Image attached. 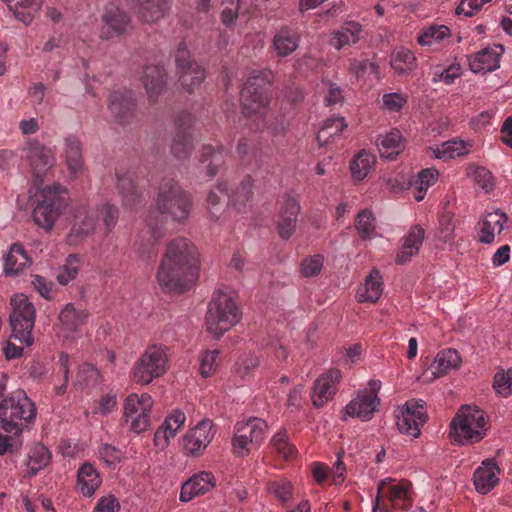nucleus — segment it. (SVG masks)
I'll return each mask as SVG.
<instances>
[{
  "mask_svg": "<svg viewBox=\"0 0 512 512\" xmlns=\"http://www.w3.org/2000/svg\"><path fill=\"white\" fill-rule=\"evenodd\" d=\"M199 274V254L195 245L186 238L168 243L161 260L157 280L169 292L182 293L192 287Z\"/></svg>",
  "mask_w": 512,
  "mask_h": 512,
  "instance_id": "nucleus-1",
  "label": "nucleus"
},
{
  "mask_svg": "<svg viewBox=\"0 0 512 512\" xmlns=\"http://www.w3.org/2000/svg\"><path fill=\"white\" fill-rule=\"evenodd\" d=\"M270 70L253 71L241 91L244 115L253 122L255 130H267L273 136L281 135L285 127L269 110Z\"/></svg>",
  "mask_w": 512,
  "mask_h": 512,
  "instance_id": "nucleus-2",
  "label": "nucleus"
},
{
  "mask_svg": "<svg viewBox=\"0 0 512 512\" xmlns=\"http://www.w3.org/2000/svg\"><path fill=\"white\" fill-rule=\"evenodd\" d=\"M36 417V407L25 391H13L0 402V455L22 447L21 435Z\"/></svg>",
  "mask_w": 512,
  "mask_h": 512,
  "instance_id": "nucleus-3",
  "label": "nucleus"
},
{
  "mask_svg": "<svg viewBox=\"0 0 512 512\" xmlns=\"http://www.w3.org/2000/svg\"><path fill=\"white\" fill-rule=\"evenodd\" d=\"M191 207V198L177 181L166 179L159 187L156 198V212L147 217V225L151 238L154 241L163 236V218H170L173 221H184L187 219Z\"/></svg>",
  "mask_w": 512,
  "mask_h": 512,
  "instance_id": "nucleus-4",
  "label": "nucleus"
},
{
  "mask_svg": "<svg viewBox=\"0 0 512 512\" xmlns=\"http://www.w3.org/2000/svg\"><path fill=\"white\" fill-rule=\"evenodd\" d=\"M68 203L69 192L64 186L54 183L44 187L32 213L35 224L45 231H51Z\"/></svg>",
  "mask_w": 512,
  "mask_h": 512,
  "instance_id": "nucleus-5",
  "label": "nucleus"
},
{
  "mask_svg": "<svg viewBox=\"0 0 512 512\" xmlns=\"http://www.w3.org/2000/svg\"><path fill=\"white\" fill-rule=\"evenodd\" d=\"M240 316L235 294L219 290L214 294L208 307L207 331L220 337L239 321Z\"/></svg>",
  "mask_w": 512,
  "mask_h": 512,
  "instance_id": "nucleus-6",
  "label": "nucleus"
},
{
  "mask_svg": "<svg viewBox=\"0 0 512 512\" xmlns=\"http://www.w3.org/2000/svg\"><path fill=\"white\" fill-rule=\"evenodd\" d=\"M486 418L476 406H462L450 423V437L460 444L475 443L483 439L486 431Z\"/></svg>",
  "mask_w": 512,
  "mask_h": 512,
  "instance_id": "nucleus-7",
  "label": "nucleus"
},
{
  "mask_svg": "<svg viewBox=\"0 0 512 512\" xmlns=\"http://www.w3.org/2000/svg\"><path fill=\"white\" fill-rule=\"evenodd\" d=\"M169 349L163 345H150L135 362L132 370L133 381L147 385L164 375L168 369Z\"/></svg>",
  "mask_w": 512,
  "mask_h": 512,
  "instance_id": "nucleus-8",
  "label": "nucleus"
},
{
  "mask_svg": "<svg viewBox=\"0 0 512 512\" xmlns=\"http://www.w3.org/2000/svg\"><path fill=\"white\" fill-rule=\"evenodd\" d=\"M267 430L266 421L258 417L238 421L234 426L232 453L236 457H244L259 448L267 437Z\"/></svg>",
  "mask_w": 512,
  "mask_h": 512,
  "instance_id": "nucleus-9",
  "label": "nucleus"
},
{
  "mask_svg": "<svg viewBox=\"0 0 512 512\" xmlns=\"http://www.w3.org/2000/svg\"><path fill=\"white\" fill-rule=\"evenodd\" d=\"M11 313L9 316L12 336L22 345L30 346L33 343L32 331L35 324L36 309L24 294H16L10 301Z\"/></svg>",
  "mask_w": 512,
  "mask_h": 512,
  "instance_id": "nucleus-10",
  "label": "nucleus"
},
{
  "mask_svg": "<svg viewBox=\"0 0 512 512\" xmlns=\"http://www.w3.org/2000/svg\"><path fill=\"white\" fill-rule=\"evenodd\" d=\"M388 502L393 509L407 511L413 503L412 483L408 480L386 479L378 485L375 504Z\"/></svg>",
  "mask_w": 512,
  "mask_h": 512,
  "instance_id": "nucleus-11",
  "label": "nucleus"
},
{
  "mask_svg": "<svg viewBox=\"0 0 512 512\" xmlns=\"http://www.w3.org/2000/svg\"><path fill=\"white\" fill-rule=\"evenodd\" d=\"M153 400L147 393L141 395L130 394L124 404L125 421L130 429L139 434L147 430L150 425V412Z\"/></svg>",
  "mask_w": 512,
  "mask_h": 512,
  "instance_id": "nucleus-12",
  "label": "nucleus"
},
{
  "mask_svg": "<svg viewBox=\"0 0 512 512\" xmlns=\"http://www.w3.org/2000/svg\"><path fill=\"white\" fill-rule=\"evenodd\" d=\"M175 62L182 88L188 93H192L205 78L203 67L190 59V52L185 43H180L175 53Z\"/></svg>",
  "mask_w": 512,
  "mask_h": 512,
  "instance_id": "nucleus-13",
  "label": "nucleus"
},
{
  "mask_svg": "<svg viewBox=\"0 0 512 512\" xmlns=\"http://www.w3.org/2000/svg\"><path fill=\"white\" fill-rule=\"evenodd\" d=\"M211 420L203 419L190 428L182 437V447L187 455L201 456L215 435Z\"/></svg>",
  "mask_w": 512,
  "mask_h": 512,
  "instance_id": "nucleus-14",
  "label": "nucleus"
},
{
  "mask_svg": "<svg viewBox=\"0 0 512 512\" xmlns=\"http://www.w3.org/2000/svg\"><path fill=\"white\" fill-rule=\"evenodd\" d=\"M194 119L189 112L183 111L175 119L176 133L171 143L172 155L183 160L188 158L193 150L192 126Z\"/></svg>",
  "mask_w": 512,
  "mask_h": 512,
  "instance_id": "nucleus-15",
  "label": "nucleus"
},
{
  "mask_svg": "<svg viewBox=\"0 0 512 512\" xmlns=\"http://www.w3.org/2000/svg\"><path fill=\"white\" fill-rule=\"evenodd\" d=\"M427 420V414L422 400H408L397 416V427L401 433L414 438L418 437L421 427Z\"/></svg>",
  "mask_w": 512,
  "mask_h": 512,
  "instance_id": "nucleus-16",
  "label": "nucleus"
},
{
  "mask_svg": "<svg viewBox=\"0 0 512 512\" xmlns=\"http://www.w3.org/2000/svg\"><path fill=\"white\" fill-rule=\"evenodd\" d=\"M136 99L131 90H115L109 96L108 109L115 120L127 125L135 116Z\"/></svg>",
  "mask_w": 512,
  "mask_h": 512,
  "instance_id": "nucleus-17",
  "label": "nucleus"
},
{
  "mask_svg": "<svg viewBox=\"0 0 512 512\" xmlns=\"http://www.w3.org/2000/svg\"><path fill=\"white\" fill-rule=\"evenodd\" d=\"M27 159L35 178H40L55 164L52 150L36 140L28 142Z\"/></svg>",
  "mask_w": 512,
  "mask_h": 512,
  "instance_id": "nucleus-18",
  "label": "nucleus"
},
{
  "mask_svg": "<svg viewBox=\"0 0 512 512\" xmlns=\"http://www.w3.org/2000/svg\"><path fill=\"white\" fill-rule=\"evenodd\" d=\"M102 20L104 25L101 30V37L104 39H110L124 34L131 23L130 16L114 5L106 7Z\"/></svg>",
  "mask_w": 512,
  "mask_h": 512,
  "instance_id": "nucleus-19",
  "label": "nucleus"
},
{
  "mask_svg": "<svg viewBox=\"0 0 512 512\" xmlns=\"http://www.w3.org/2000/svg\"><path fill=\"white\" fill-rule=\"evenodd\" d=\"M300 204L296 197L287 195L282 203L277 221V231L281 239L288 240L295 232Z\"/></svg>",
  "mask_w": 512,
  "mask_h": 512,
  "instance_id": "nucleus-20",
  "label": "nucleus"
},
{
  "mask_svg": "<svg viewBox=\"0 0 512 512\" xmlns=\"http://www.w3.org/2000/svg\"><path fill=\"white\" fill-rule=\"evenodd\" d=\"M216 479L209 471H201L189 478L181 488L180 501L188 502L196 496L204 495L214 488Z\"/></svg>",
  "mask_w": 512,
  "mask_h": 512,
  "instance_id": "nucleus-21",
  "label": "nucleus"
},
{
  "mask_svg": "<svg viewBox=\"0 0 512 512\" xmlns=\"http://www.w3.org/2000/svg\"><path fill=\"white\" fill-rule=\"evenodd\" d=\"M341 378V373L337 369H331L321 375L314 383L311 398L314 406L322 407L330 400L337 390V383Z\"/></svg>",
  "mask_w": 512,
  "mask_h": 512,
  "instance_id": "nucleus-22",
  "label": "nucleus"
},
{
  "mask_svg": "<svg viewBox=\"0 0 512 512\" xmlns=\"http://www.w3.org/2000/svg\"><path fill=\"white\" fill-rule=\"evenodd\" d=\"M186 421V415L180 410H175L169 414L163 424L156 430L154 434L155 446L161 450L165 449L174 438L179 429H181Z\"/></svg>",
  "mask_w": 512,
  "mask_h": 512,
  "instance_id": "nucleus-23",
  "label": "nucleus"
},
{
  "mask_svg": "<svg viewBox=\"0 0 512 512\" xmlns=\"http://www.w3.org/2000/svg\"><path fill=\"white\" fill-rule=\"evenodd\" d=\"M504 49L501 45L486 47L469 56V67L474 73L489 72L499 67V58Z\"/></svg>",
  "mask_w": 512,
  "mask_h": 512,
  "instance_id": "nucleus-24",
  "label": "nucleus"
},
{
  "mask_svg": "<svg viewBox=\"0 0 512 512\" xmlns=\"http://www.w3.org/2000/svg\"><path fill=\"white\" fill-rule=\"evenodd\" d=\"M300 35L292 26H281L274 34L272 48L277 56L287 57L297 50Z\"/></svg>",
  "mask_w": 512,
  "mask_h": 512,
  "instance_id": "nucleus-25",
  "label": "nucleus"
},
{
  "mask_svg": "<svg viewBox=\"0 0 512 512\" xmlns=\"http://www.w3.org/2000/svg\"><path fill=\"white\" fill-rule=\"evenodd\" d=\"M500 469L492 459L482 462L473 475L475 489L481 494L489 493L499 482Z\"/></svg>",
  "mask_w": 512,
  "mask_h": 512,
  "instance_id": "nucleus-26",
  "label": "nucleus"
},
{
  "mask_svg": "<svg viewBox=\"0 0 512 512\" xmlns=\"http://www.w3.org/2000/svg\"><path fill=\"white\" fill-rule=\"evenodd\" d=\"M142 82L151 103L156 102L158 96L166 86V71L160 65H147L143 71Z\"/></svg>",
  "mask_w": 512,
  "mask_h": 512,
  "instance_id": "nucleus-27",
  "label": "nucleus"
},
{
  "mask_svg": "<svg viewBox=\"0 0 512 512\" xmlns=\"http://www.w3.org/2000/svg\"><path fill=\"white\" fill-rule=\"evenodd\" d=\"M97 214L93 210L82 208L75 215V221L68 235V242L76 245L87 237L95 227Z\"/></svg>",
  "mask_w": 512,
  "mask_h": 512,
  "instance_id": "nucleus-28",
  "label": "nucleus"
},
{
  "mask_svg": "<svg viewBox=\"0 0 512 512\" xmlns=\"http://www.w3.org/2000/svg\"><path fill=\"white\" fill-rule=\"evenodd\" d=\"M379 402L378 396L359 391L357 396L347 404L346 413L351 417L368 421L372 418Z\"/></svg>",
  "mask_w": 512,
  "mask_h": 512,
  "instance_id": "nucleus-29",
  "label": "nucleus"
},
{
  "mask_svg": "<svg viewBox=\"0 0 512 512\" xmlns=\"http://www.w3.org/2000/svg\"><path fill=\"white\" fill-rule=\"evenodd\" d=\"M88 318V310L76 307L73 303H67L58 315L61 330L67 333L77 332L87 323Z\"/></svg>",
  "mask_w": 512,
  "mask_h": 512,
  "instance_id": "nucleus-30",
  "label": "nucleus"
},
{
  "mask_svg": "<svg viewBox=\"0 0 512 512\" xmlns=\"http://www.w3.org/2000/svg\"><path fill=\"white\" fill-rule=\"evenodd\" d=\"M134 8L139 18L146 23H154L163 18L170 9L171 0H134Z\"/></svg>",
  "mask_w": 512,
  "mask_h": 512,
  "instance_id": "nucleus-31",
  "label": "nucleus"
},
{
  "mask_svg": "<svg viewBox=\"0 0 512 512\" xmlns=\"http://www.w3.org/2000/svg\"><path fill=\"white\" fill-rule=\"evenodd\" d=\"M425 232L420 225H414L410 228L408 234L403 238V243L397 253L396 262L404 264L410 261L411 257L416 255L422 246Z\"/></svg>",
  "mask_w": 512,
  "mask_h": 512,
  "instance_id": "nucleus-32",
  "label": "nucleus"
},
{
  "mask_svg": "<svg viewBox=\"0 0 512 512\" xmlns=\"http://www.w3.org/2000/svg\"><path fill=\"white\" fill-rule=\"evenodd\" d=\"M382 292V276L377 269H373L366 277L365 282L358 287L356 298L359 302L362 303H375L381 297Z\"/></svg>",
  "mask_w": 512,
  "mask_h": 512,
  "instance_id": "nucleus-33",
  "label": "nucleus"
},
{
  "mask_svg": "<svg viewBox=\"0 0 512 512\" xmlns=\"http://www.w3.org/2000/svg\"><path fill=\"white\" fill-rule=\"evenodd\" d=\"M117 187L122 197L123 205L127 208H133L141 202L142 193L135 185L130 172L121 173L116 171Z\"/></svg>",
  "mask_w": 512,
  "mask_h": 512,
  "instance_id": "nucleus-34",
  "label": "nucleus"
},
{
  "mask_svg": "<svg viewBox=\"0 0 512 512\" xmlns=\"http://www.w3.org/2000/svg\"><path fill=\"white\" fill-rule=\"evenodd\" d=\"M376 144L381 157L388 160H395L404 149L402 134L398 129H392L383 135H379Z\"/></svg>",
  "mask_w": 512,
  "mask_h": 512,
  "instance_id": "nucleus-35",
  "label": "nucleus"
},
{
  "mask_svg": "<svg viewBox=\"0 0 512 512\" xmlns=\"http://www.w3.org/2000/svg\"><path fill=\"white\" fill-rule=\"evenodd\" d=\"M102 479L96 468L84 463L77 473V490L85 497H91L100 487Z\"/></svg>",
  "mask_w": 512,
  "mask_h": 512,
  "instance_id": "nucleus-36",
  "label": "nucleus"
},
{
  "mask_svg": "<svg viewBox=\"0 0 512 512\" xmlns=\"http://www.w3.org/2000/svg\"><path fill=\"white\" fill-rule=\"evenodd\" d=\"M227 151L222 145L213 146L211 144L202 147L200 163L206 169L209 177H214L219 168L225 163Z\"/></svg>",
  "mask_w": 512,
  "mask_h": 512,
  "instance_id": "nucleus-37",
  "label": "nucleus"
},
{
  "mask_svg": "<svg viewBox=\"0 0 512 512\" xmlns=\"http://www.w3.org/2000/svg\"><path fill=\"white\" fill-rule=\"evenodd\" d=\"M65 160L72 177H77L83 171L82 144L75 136L65 138Z\"/></svg>",
  "mask_w": 512,
  "mask_h": 512,
  "instance_id": "nucleus-38",
  "label": "nucleus"
},
{
  "mask_svg": "<svg viewBox=\"0 0 512 512\" xmlns=\"http://www.w3.org/2000/svg\"><path fill=\"white\" fill-rule=\"evenodd\" d=\"M30 263L31 259L23 246L19 243H14L11 245L5 258L4 273L6 276H16Z\"/></svg>",
  "mask_w": 512,
  "mask_h": 512,
  "instance_id": "nucleus-39",
  "label": "nucleus"
},
{
  "mask_svg": "<svg viewBox=\"0 0 512 512\" xmlns=\"http://www.w3.org/2000/svg\"><path fill=\"white\" fill-rule=\"evenodd\" d=\"M362 33V26L354 21L345 22L340 29L333 33L330 41L331 46L340 50L359 41Z\"/></svg>",
  "mask_w": 512,
  "mask_h": 512,
  "instance_id": "nucleus-40",
  "label": "nucleus"
},
{
  "mask_svg": "<svg viewBox=\"0 0 512 512\" xmlns=\"http://www.w3.org/2000/svg\"><path fill=\"white\" fill-rule=\"evenodd\" d=\"M217 189L223 193L224 196L228 197V201L240 209L244 207L252 198V179L247 176L245 177L240 185L232 191V193L228 192L227 184L224 182H219L217 184Z\"/></svg>",
  "mask_w": 512,
  "mask_h": 512,
  "instance_id": "nucleus-41",
  "label": "nucleus"
},
{
  "mask_svg": "<svg viewBox=\"0 0 512 512\" xmlns=\"http://www.w3.org/2000/svg\"><path fill=\"white\" fill-rule=\"evenodd\" d=\"M390 66L398 75L410 74L417 68V58L409 49L398 47L390 55Z\"/></svg>",
  "mask_w": 512,
  "mask_h": 512,
  "instance_id": "nucleus-42",
  "label": "nucleus"
},
{
  "mask_svg": "<svg viewBox=\"0 0 512 512\" xmlns=\"http://www.w3.org/2000/svg\"><path fill=\"white\" fill-rule=\"evenodd\" d=\"M507 221V215L501 211L488 213L481 222L480 228V241L482 243H491L494 240V232L497 230L500 233L504 224Z\"/></svg>",
  "mask_w": 512,
  "mask_h": 512,
  "instance_id": "nucleus-43",
  "label": "nucleus"
},
{
  "mask_svg": "<svg viewBox=\"0 0 512 512\" xmlns=\"http://www.w3.org/2000/svg\"><path fill=\"white\" fill-rule=\"evenodd\" d=\"M461 358L455 349H444L440 351L431 365L432 374L441 377L452 369L459 367Z\"/></svg>",
  "mask_w": 512,
  "mask_h": 512,
  "instance_id": "nucleus-44",
  "label": "nucleus"
},
{
  "mask_svg": "<svg viewBox=\"0 0 512 512\" xmlns=\"http://www.w3.org/2000/svg\"><path fill=\"white\" fill-rule=\"evenodd\" d=\"M51 461V453L43 444H34L28 453L27 475L35 476L40 470L49 465Z\"/></svg>",
  "mask_w": 512,
  "mask_h": 512,
  "instance_id": "nucleus-45",
  "label": "nucleus"
},
{
  "mask_svg": "<svg viewBox=\"0 0 512 512\" xmlns=\"http://www.w3.org/2000/svg\"><path fill=\"white\" fill-rule=\"evenodd\" d=\"M44 0H21L15 6L8 5L14 17L25 25L32 23L39 14Z\"/></svg>",
  "mask_w": 512,
  "mask_h": 512,
  "instance_id": "nucleus-46",
  "label": "nucleus"
},
{
  "mask_svg": "<svg viewBox=\"0 0 512 512\" xmlns=\"http://www.w3.org/2000/svg\"><path fill=\"white\" fill-rule=\"evenodd\" d=\"M471 147L472 145L469 142L454 138L435 148L433 153L436 158L446 160L468 154Z\"/></svg>",
  "mask_w": 512,
  "mask_h": 512,
  "instance_id": "nucleus-47",
  "label": "nucleus"
},
{
  "mask_svg": "<svg viewBox=\"0 0 512 512\" xmlns=\"http://www.w3.org/2000/svg\"><path fill=\"white\" fill-rule=\"evenodd\" d=\"M222 4L224 7L220 14L221 22L226 28L232 29L237 20L245 16L247 9L242 0H223Z\"/></svg>",
  "mask_w": 512,
  "mask_h": 512,
  "instance_id": "nucleus-48",
  "label": "nucleus"
},
{
  "mask_svg": "<svg viewBox=\"0 0 512 512\" xmlns=\"http://www.w3.org/2000/svg\"><path fill=\"white\" fill-rule=\"evenodd\" d=\"M376 162L373 154L360 151L350 163V171L354 181L361 182L370 173Z\"/></svg>",
  "mask_w": 512,
  "mask_h": 512,
  "instance_id": "nucleus-49",
  "label": "nucleus"
},
{
  "mask_svg": "<svg viewBox=\"0 0 512 512\" xmlns=\"http://www.w3.org/2000/svg\"><path fill=\"white\" fill-rule=\"evenodd\" d=\"M237 154L242 164L251 168L260 166V150L254 140L240 139L237 145Z\"/></svg>",
  "mask_w": 512,
  "mask_h": 512,
  "instance_id": "nucleus-50",
  "label": "nucleus"
},
{
  "mask_svg": "<svg viewBox=\"0 0 512 512\" xmlns=\"http://www.w3.org/2000/svg\"><path fill=\"white\" fill-rule=\"evenodd\" d=\"M450 35V29L445 25H431L421 30L417 42L421 46L433 47Z\"/></svg>",
  "mask_w": 512,
  "mask_h": 512,
  "instance_id": "nucleus-51",
  "label": "nucleus"
},
{
  "mask_svg": "<svg viewBox=\"0 0 512 512\" xmlns=\"http://www.w3.org/2000/svg\"><path fill=\"white\" fill-rule=\"evenodd\" d=\"M347 126L343 117L328 118L317 134V141L320 145H325L340 135Z\"/></svg>",
  "mask_w": 512,
  "mask_h": 512,
  "instance_id": "nucleus-52",
  "label": "nucleus"
},
{
  "mask_svg": "<svg viewBox=\"0 0 512 512\" xmlns=\"http://www.w3.org/2000/svg\"><path fill=\"white\" fill-rule=\"evenodd\" d=\"M81 267V258L76 254H70L65 263L59 268L57 273V281L60 285L66 286L70 281L74 280Z\"/></svg>",
  "mask_w": 512,
  "mask_h": 512,
  "instance_id": "nucleus-53",
  "label": "nucleus"
},
{
  "mask_svg": "<svg viewBox=\"0 0 512 512\" xmlns=\"http://www.w3.org/2000/svg\"><path fill=\"white\" fill-rule=\"evenodd\" d=\"M437 178L438 171L436 169H423L419 172L414 192L416 201L424 199L427 189L437 181Z\"/></svg>",
  "mask_w": 512,
  "mask_h": 512,
  "instance_id": "nucleus-54",
  "label": "nucleus"
},
{
  "mask_svg": "<svg viewBox=\"0 0 512 512\" xmlns=\"http://www.w3.org/2000/svg\"><path fill=\"white\" fill-rule=\"evenodd\" d=\"M355 227L361 239H371L375 232L373 214L368 210H362L356 217Z\"/></svg>",
  "mask_w": 512,
  "mask_h": 512,
  "instance_id": "nucleus-55",
  "label": "nucleus"
},
{
  "mask_svg": "<svg viewBox=\"0 0 512 512\" xmlns=\"http://www.w3.org/2000/svg\"><path fill=\"white\" fill-rule=\"evenodd\" d=\"M271 447L284 459H290L295 454V446L288 441V436L285 431L275 434L271 441Z\"/></svg>",
  "mask_w": 512,
  "mask_h": 512,
  "instance_id": "nucleus-56",
  "label": "nucleus"
},
{
  "mask_svg": "<svg viewBox=\"0 0 512 512\" xmlns=\"http://www.w3.org/2000/svg\"><path fill=\"white\" fill-rule=\"evenodd\" d=\"M368 71L379 78V65L375 62H372L368 59L357 60L354 59L351 61L349 66V73L355 76L357 79L362 78Z\"/></svg>",
  "mask_w": 512,
  "mask_h": 512,
  "instance_id": "nucleus-57",
  "label": "nucleus"
},
{
  "mask_svg": "<svg viewBox=\"0 0 512 512\" xmlns=\"http://www.w3.org/2000/svg\"><path fill=\"white\" fill-rule=\"evenodd\" d=\"M258 363V358L255 354H243L237 360L234 372L240 378L245 379L258 366Z\"/></svg>",
  "mask_w": 512,
  "mask_h": 512,
  "instance_id": "nucleus-58",
  "label": "nucleus"
},
{
  "mask_svg": "<svg viewBox=\"0 0 512 512\" xmlns=\"http://www.w3.org/2000/svg\"><path fill=\"white\" fill-rule=\"evenodd\" d=\"M493 387L497 393L504 397L512 394V369H508L506 372L496 373Z\"/></svg>",
  "mask_w": 512,
  "mask_h": 512,
  "instance_id": "nucleus-59",
  "label": "nucleus"
},
{
  "mask_svg": "<svg viewBox=\"0 0 512 512\" xmlns=\"http://www.w3.org/2000/svg\"><path fill=\"white\" fill-rule=\"evenodd\" d=\"M323 256L317 254L306 257L300 265L301 274L304 277H313L320 273L323 267Z\"/></svg>",
  "mask_w": 512,
  "mask_h": 512,
  "instance_id": "nucleus-60",
  "label": "nucleus"
},
{
  "mask_svg": "<svg viewBox=\"0 0 512 512\" xmlns=\"http://www.w3.org/2000/svg\"><path fill=\"white\" fill-rule=\"evenodd\" d=\"M474 182L483 189L486 193H489L494 189V178L491 172L485 167H476L473 171Z\"/></svg>",
  "mask_w": 512,
  "mask_h": 512,
  "instance_id": "nucleus-61",
  "label": "nucleus"
},
{
  "mask_svg": "<svg viewBox=\"0 0 512 512\" xmlns=\"http://www.w3.org/2000/svg\"><path fill=\"white\" fill-rule=\"evenodd\" d=\"M455 223L453 216L445 213L439 220L438 238L444 243L450 242L454 237Z\"/></svg>",
  "mask_w": 512,
  "mask_h": 512,
  "instance_id": "nucleus-62",
  "label": "nucleus"
},
{
  "mask_svg": "<svg viewBox=\"0 0 512 512\" xmlns=\"http://www.w3.org/2000/svg\"><path fill=\"white\" fill-rule=\"evenodd\" d=\"M97 376L98 372L96 368L91 364L85 363L79 367L74 385L83 388L91 382L96 381Z\"/></svg>",
  "mask_w": 512,
  "mask_h": 512,
  "instance_id": "nucleus-63",
  "label": "nucleus"
},
{
  "mask_svg": "<svg viewBox=\"0 0 512 512\" xmlns=\"http://www.w3.org/2000/svg\"><path fill=\"white\" fill-rule=\"evenodd\" d=\"M217 350L206 351L202 354L200 363V373L204 378L211 376L217 367Z\"/></svg>",
  "mask_w": 512,
  "mask_h": 512,
  "instance_id": "nucleus-64",
  "label": "nucleus"
}]
</instances>
